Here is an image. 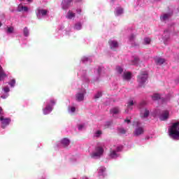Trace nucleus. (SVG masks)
Wrapping results in <instances>:
<instances>
[{
    "label": "nucleus",
    "instance_id": "nucleus-1",
    "mask_svg": "<svg viewBox=\"0 0 179 179\" xmlns=\"http://www.w3.org/2000/svg\"><path fill=\"white\" fill-rule=\"evenodd\" d=\"M56 103L57 100L54 99H48L44 103L45 107L43 108L44 115L50 114L54 110V106Z\"/></svg>",
    "mask_w": 179,
    "mask_h": 179
},
{
    "label": "nucleus",
    "instance_id": "nucleus-2",
    "mask_svg": "<svg viewBox=\"0 0 179 179\" xmlns=\"http://www.w3.org/2000/svg\"><path fill=\"white\" fill-rule=\"evenodd\" d=\"M169 136L172 139L179 141V122L173 123L169 130Z\"/></svg>",
    "mask_w": 179,
    "mask_h": 179
},
{
    "label": "nucleus",
    "instance_id": "nucleus-3",
    "mask_svg": "<svg viewBox=\"0 0 179 179\" xmlns=\"http://www.w3.org/2000/svg\"><path fill=\"white\" fill-rule=\"evenodd\" d=\"M104 153V148L103 146L97 145L95 147L94 150L91 153L90 156L92 159H94L95 160H97L103 156Z\"/></svg>",
    "mask_w": 179,
    "mask_h": 179
},
{
    "label": "nucleus",
    "instance_id": "nucleus-4",
    "mask_svg": "<svg viewBox=\"0 0 179 179\" xmlns=\"http://www.w3.org/2000/svg\"><path fill=\"white\" fill-rule=\"evenodd\" d=\"M122 150V146H117L113 148H110L108 157L110 159H118V157H121V155L120 152Z\"/></svg>",
    "mask_w": 179,
    "mask_h": 179
},
{
    "label": "nucleus",
    "instance_id": "nucleus-5",
    "mask_svg": "<svg viewBox=\"0 0 179 179\" xmlns=\"http://www.w3.org/2000/svg\"><path fill=\"white\" fill-rule=\"evenodd\" d=\"M146 106H148V102L146 101H143L139 104V108L141 110V118H148V117H149V114H150L149 110L146 108Z\"/></svg>",
    "mask_w": 179,
    "mask_h": 179
},
{
    "label": "nucleus",
    "instance_id": "nucleus-6",
    "mask_svg": "<svg viewBox=\"0 0 179 179\" xmlns=\"http://www.w3.org/2000/svg\"><path fill=\"white\" fill-rule=\"evenodd\" d=\"M0 121L1 122V128L3 129H5L9 124H10V118L9 117H3V110H2V108L0 107Z\"/></svg>",
    "mask_w": 179,
    "mask_h": 179
},
{
    "label": "nucleus",
    "instance_id": "nucleus-7",
    "mask_svg": "<svg viewBox=\"0 0 179 179\" xmlns=\"http://www.w3.org/2000/svg\"><path fill=\"white\" fill-rule=\"evenodd\" d=\"M48 13H49V11L47 9L43 8L41 7H38L36 10V17L38 20H41L43 17H45V16H47Z\"/></svg>",
    "mask_w": 179,
    "mask_h": 179
},
{
    "label": "nucleus",
    "instance_id": "nucleus-8",
    "mask_svg": "<svg viewBox=\"0 0 179 179\" xmlns=\"http://www.w3.org/2000/svg\"><path fill=\"white\" fill-rule=\"evenodd\" d=\"M148 76H149V73H148V71L141 72V73L138 77V80H137L140 86H142L143 83H145L146 80H148Z\"/></svg>",
    "mask_w": 179,
    "mask_h": 179
},
{
    "label": "nucleus",
    "instance_id": "nucleus-9",
    "mask_svg": "<svg viewBox=\"0 0 179 179\" xmlns=\"http://www.w3.org/2000/svg\"><path fill=\"white\" fill-rule=\"evenodd\" d=\"M97 76L92 80V83H94V82H99L100 80V76H103L104 73H106V69L104 67L99 66L96 69Z\"/></svg>",
    "mask_w": 179,
    "mask_h": 179
},
{
    "label": "nucleus",
    "instance_id": "nucleus-10",
    "mask_svg": "<svg viewBox=\"0 0 179 179\" xmlns=\"http://www.w3.org/2000/svg\"><path fill=\"white\" fill-rule=\"evenodd\" d=\"M69 143H71V141H69V138H64L59 141L56 144V146L59 149H62V148H68V146H69Z\"/></svg>",
    "mask_w": 179,
    "mask_h": 179
},
{
    "label": "nucleus",
    "instance_id": "nucleus-11",
    "mask_svg": "<svg viewBox=\"0 0 179 179\" xmlns=\"http://www.w3.org/2000/svg\"><path fill=\"white\" fill-rule=\"evenodd\" d=\"M143 132H145V129L142 124L139 122H136V129H135V136H139V135H143Z\"/></svg>",
    "mask_w": 179,
    "mask_h": 179
},
{
    "label": "nucleus",
    "instance_id": "nucleus-12",
    "mask_svg": "<svg viewBox=\"0 0 179 179\" xmlns=\"http://www.w3.org/2000/svg\"><path fill=\"white\" fill-rule=\"evenodd\" d=\"M85 94H86V90L83 89L76 94V101L78 102L83 101L85 100Z\"/></svg>",
    "mask_w": 179,
    "mask_h": 179
},
{
    "label": "nucleus",
    "instance_id": "nucleus-13",
    "mask_svg": "<svg viewBox=\"0 0 179 179\" xmlns=\"http://www.w3.org/2000/svg\"><path fill=\"white\" fill-rule=\"evenodd\" d=\"M78 75L82 77L83 80L86 83H89V82H90L89 77H87V72L86 71V70L80 71Z\"/></svg>",
    "mask_w": 179,
    "mask_h": 179
},
{
    "label": "nucleus",
    "instance_id": "nucleus-14",
    "mask_svg": "<svg viewBox=\"0 0 179 179\" xmlns=\"http://www.w3.org/2000/svg\"><path fill=\"white\" fill-rule=\"evenodd\" d=\"M162 40L164 41V43L166 45H167V44H169V41H170V30L166 29L164 31Z\"/></svg>",
    "mask_w": 179,
    "mask_h": 179
},
{
    "label": "nucleus",
    "instance_id": "nucleus-15",
    "mask_svg": "<svg viewBox=\"0 0 179 179\" xmlns=\"http://www.w3.org/2000/svg\"><path fill=\"white\" fill-rule=\"evenodd\" d=\"M73 2V0H63L62 2V8L64 10H66L71 5H72V3Z\"/></svg>",
    "mask_w": 179,
    "mask_h": 179
},
{
    "label": "nucleus",
    "instance_id": "nucleus-16",
    "mask_svg": "<svg viewBox=\"0 0 179 179\" xmlns=\"http://www.w3.org/2000/svg\"><path fill=\"white\" fill-rule=\"evenodd\" d=\"M110 50H115L118 48V42L115 40L110 39L108 41Z\"/></svg>",
    "mask_w": 179,
    "mask_h": 179
},
{
    "label": "nucleus",
    "instance_id": "nucleus-17",
    "mask_svg": "<svg viewBox=\"0 0 179 179\" xmlns=\"http://www.w3.org/2000/svg\"><path fill=\"white\" fill-rule=\"evenodd\" d=\"M3 92L4 94H3L1 96V99H8L9 97V92H10V89H9V87L6 86L3 88Z\"/></svg>",
    "mask_w": 179,
    "mask_h": 179
},
{
    "label": "nucleus",
    "instance_id": "nucleus-18",
    "mask_svg": "<svg viewBox=\"0 0 179 179\" xmlns=\"http://www.w3.org/2000/svg\"><path fill=\"white\" fill-rule=\"evenodd\" d=\"M173 15V13H164L161 15L160 20L162 22H167Z\"/></svg>",
    "mask_w": 179,
    "mask_h": 179
},
{
    "label": "nucleus",
    "instance_id": "nucleus-19",
    "mask_svg": "<svg viewBox=\"0 0 179 179\" xmlns=\"http://www.w3.org/2000/svg\"><path fill=\"white\" fill-rule=\"evenodd\" d=\"M98 176L100 178H104V176H106V167L101 166L98 169Z\"/></svg>",
    "mask_w": 179,
    "mask_h": 179
},
{
    "label": "nucleus",
    "instance_id": "nucleus-20",
    "mask_svg": "<svg viewBox=\"0 0 179 179\" xmlns=\"http://www.w3.org/2000/svg\"><path fill=\"white\" fill-rule=\"evenodd\" d=\"M169 114L170 113L168 110H164L162 114L160 115L159 120H161V121H166V120L169 118Z\"/></svg>",
    "mask_w": 179,
    "mask_h": 179
},
{
    "label": "nucleus",
    "instance_id": "nucleus-21",
    "mask_svg": "<svg viewBox=\"0 0 179 179\" xmlns=\"http://www.w3.org/2000/svg\"><path fill=\"white\" fill-rule=\"evenodd\" d=\"M28 12L29 8L27 6H24L23 3H20L17 8V12Z\"/></svg>",
    "mask_w": 179,
    "mask_h": 179
},
{
    "label": "nucleus",
    "instance_id": "nucleus-22",
    "mask_svg": "<svg viewBox=\"0 0 179 179\" xmlns=\"http://www.w3.org/2000/svg\"><path fill=\"white\" fill-rule=\"evenodd\" d=\"M124 14V8L122 7H117L115 9V16H121V15Z\"/></svg>",
    "mask_w": 179,
    "mask_h": 179
},
{
    "label": "nucleus",
    "instance_id": "nucleus-23",
    "mask_svg": "<svg viewBox=\"0 0 179 179\" xmlns=\"http://www.w3.org/2000/svg\"><path fill=\"white\" fill-rule=\"evenodd\" d=\"M110 114H112L113 117H115V115H118L120 114V108L115 107L110 109Z\"/></svg>",
    "mask_w": 179,
    "mask_h": 179
},
{
    "label": "nucleus",
    "instance_id": "nucleus-24",
    "mask_svg": "<svg viewBox=\"0 0 179 179\" xmlns=\"http://www.w3.org/2000/svg\"><path fill=\"white\" fill-rule=\"evenodd\" d=\"M155 62L157 65H162V64L166 62V60L164 58L157 57L155 58Z\"/></svg>",
    "mask_w": 179,
    "mask_h": 179
},
{
    "label": "nucleus",
    "instance_id": "nucleus-25",
    "mask_svg": "<svg viewBox=\"0 0 179 179\" xmlns=\"http://www.w3.org/2000/svg\"><path fill=\"white\" fill-rule=\"evenodd\" d=\"M122 78L124 80H129V79L131 78V74L130 72H124Z\"/></svg>",
    "mask_w": 179,
    "mask_h": 179
},
{
    "label": "nucleus",
    "instance_id": "nucleus-26",
    "mask_svg": "<svg viewBox=\"0 0 179 179\" xmlns=\"http://www.w3.org/2000/svg\"><path fill=\"white\" fill-rule=\"evenodd\" d=\"M132 106H134V101H130L127 103V110H125V113L128 114L130 110H132Z\"/></svg>",
    "mask_w": 179,
    "mask_h": 179
},
{
    "label": "nucleus",
    "instance_id": "nucleus-27",
    "mask_svg": "<svg viewBox=\"0 0 179 179\" xmlns=\"http://www.w3.org/2000/svg\"><path fill=\"white\" fill-rule=\"evenodd\" d=\"M129 44H131V45H134V44L135 43V35H134V34H131L129 36Z\"/></svg>",
    "mask_w": 179,
    "mask_h": 179
},
{
    "label": "nucleus",
    "instance_id": "nucleus-28",
    "mask_svg": "<svg viewBox=\"0 0 179 179\" xmlns=\"http://www.w3.org/2000/svg\"><path fill=\"white\" fill-rule=\"evenodd\" d=\"M66 17L69 20L73 19V17H75V13L72 12V10H69L66 15Z\"/></svg>",
    "mask_w": 179,
    "mask_h": 179
},
{
    "label": "nucleus",
    "instance_id": "nucleus-29",
    "mask_svg": "<svg viewBox=\"0 0 179 179\" xmlns=\"http://www.w3.org/2000/svg\"><path fill=\"white\" fill-rule=\"evenodd\" d=\"M81 62H83V64L90 63L92 62V59H90V57H84L81 59Z\"/></svg>",
    "mask_w": 179,
    "mask_h": 179
},
{
    "label": "nucleus",
    "instance_id": "nucleus-30",
    "mask_svg": "<svg viewBox=\"0 0 179 179\" xmlns=\"http://www.w3.org/2000/svg\"><path fill=\"white\" fill-rule=\"evenodd\" d=\"M75 111H76V107L71 106L68 107V112L69 113V114H73Z\"/></svg>",
    "mask_w": 179,
    "mask_h": 179
},
{
    "label": "nucleus",
    "instance_id": "nucleus-31",
    "mask_svg": "<svg viewBox=\"0 0 179 179\" xmlns=\"http://www.w3.org/2000/svg\"><path fill=\"white\" fill-rule=\"evenodd\" d=\"M23 34H24V37H29V36L30 34V31H29V28H27V27H25L24 28Z\"/></svg>",
    "mask_w": 179,
    "mask_h": 179
},
{
    "label": "nucleus",
    "instance_id": "nucleus-32",
    "mask_svg": "<svg viewBox=\"0 0 179 179\" xmlns=\"http://www.w3.org/2000/svg\"><path fill=\"white\" fill-rule=\"evenodd\" d=\"M74 30H82V23L77 22L74 25Z\"/></svg>",
    "mask_w": 179,
    "mask_h": 179
},
{
    "label": "nucleus",
    "instance_id": "nucleus-33",
    "mask_svg": "<svg viewBox=\"0 0 179 179\" xmlns=\"http://www.w3.org/2000/svg\"><path fill=\"white\" fill-rule=\"evenodd\" d=\"M0 78H3L4 79L5 78H6V73H5L3 69H2V66H0Z\"/></svg>",
    "mask_w": 179,
    "mask_h": 179
},
{
    "label": "nucleus",
    "instance_id": "nucleus-34",
    "mask_svg": "<svg viewBox=\"0 0 179 179\" xmlns=\"http://www.w3.org/2000/svg\"><path fill=\"white\" fill-rule=\"evenodd\" d=\"M118 134H120L121 135H125L127 134V130L125 129L120 127L117 129Z\"/></svg>",
    "mask_w": 179,
    "mask_h": 179
},
{
    "label": "nucleus",
    "instance_id": "nucleus-35",
    "mask_svg": "<svg viewBox=\"0 0 179 179\" xmlns=\"http://www.w3.org/2000/svg\"><path fill=\"white\" fill-rule=\"evenodd\" d=\"M101 134L103 133L101 132V130H97L96 131L94 132V138H100V136H101Z\"/></svg>",
    "mask_w": 179,
    "mask_h": 179
},
{
    "label": "nucleus",
    "instance_id": "nucleus-36",
    "mask_svg": "<svg viewBox=\"0 0 179 179\" xmlns=\"http://www.w3.org/2000/svg\"><path fill=\"white\" fill-rule=\"evenodd\" d=\"M116 72H117V73L121 75L122 73V72H124V69H122V67H121L120 66H116Z\"/></svg>",
    "mask_w": 179,
    "mask_h": 179
},
{
    "label": "nucleus",
    "instance_id": "nucleus-37",
    "mask_svg": "<svg viewBox=\"0 0 179 179\" xmlns=\"http://www.w3.org/2000/svg\"><path fill=\"white\" fill-rule=\"evenodd\" d=\"M14 29L13 27H7L6 34H12L13 33Z\"/></svg>",
    "mask_w": 179,
    "mask_h": 179
},
{
    "label": "nucleus",
    "instance_id": "nucleus-38",
    "mask_svg": "<svg viewBox=\"0 0 179 179\" xmlns=\"http://www.w3.org/2000/svg\"><path fill=\"white\" fill-rule=\"evenodd\" d=\"M160 99V94H154L152 96V99L154 101L159 100Z\"/></svg>",
    "mask_w": 179,
    "mask_h": 179
},
{
    "label": "nucleus",
    "instance_id": "nucleus-39",
    "mask_svg": "<svg viewBox=\"0 0 179 179\" xmlns=\"http://www.w3.org/2000/svg\"><path fill=\"white\" fill-rule=\"evenodd\" d=\"M8 85L10 86V87H13L15 85H16V80L12 79L10 82H8Z\"/></svg>",
    "mask_w": 179,
    "mask_h": 179
},
{
    "label": "nucleus",
    "instance_id": "nucleus-40",
    "mask_svg": "<svg viewBox=\"0 0 179 179\" xmlns=\"http://www.w3.org/2000/svg\"><path fill=\"white\" fill-rule=\"evenodd\" d=\"M150 41H152L150 38L146 37L144 38V44L145 45L150 44Z\"/></svg>",
    "mask_w": 179,
    "mask_h": 179
},
{
    "label": "nucleus",
    "instance_id": "nucleus-41",
    "mask_svg": "<svg viewBox=\"0 0 179 179\" xmlns=\"http://www.w3.org/2000/svg\"><path fill=\"white\" fill-rule=\"evenodd\" d=\"M103 96V94L101 93V92H98L95 96H94V99H100V97H101Z\"/></svg>",
    "mask_w": 179,
    "mask_h": 179
},
{
    "label": "nucleus",
    "instance_id": "nucleus-42",
    "mask_svg": "<svg viewBox=\"0 0 179 179\" xmlns=\"http://www.w3.org/2000/svg\"><path fill=\"white\" fill-rule=\"evenodd\" d=\"M78 128L79 131H83V129H85V124H78Z\"/></svg>",
    "mask_w": 179,
    "mask_h": 179
},
{
    "label": "nucleus",
    "instance_id": "nucleus-43",
    "mask_svg": "<svg viewBox=\"0 0 179 179\" xmlns=\"http://www.w3.org/2000/svg\"><path fill=\"white\" fill-rule=\"evenodd\" d=\"M139 57H135V65H138V64H139Z\"/></svg>",
    "mask_w": 179,
    "mask_h": 179
},
{
    "label": "nucleus",
    "instance_id": "nucleus-44",
    "mask_svg": "<svg viewBox=\"0 0 179 179\" xmlns=\"http://www.w3.org/2000/svg\"><path fill=\"white\" fill-rule=\"evenodd\" d=\"M124 122H127V124H131V120L129 119H125Z\"/></svg>",
    "mask_w": 179,
    "mask_h": 179
},
{
    "label": "nucleus",
    "instance_id": "nucleus-45",
    "mask_svg": "<svg viewBox=\"0 0 179 179\" xmlns=\"http://www.w3.org/2000/svg\"><path fill=\"white\" fill-rule=\"evenodd\" d=\"M111 125V122H107L105 124V127H110Z\"/></svg>",
    "mask_w": 179,
    "mask_h": 179
},
{
    "label": "nucleus",
    "instance_id": "nucleus-46",
    "mask_svg": "<svg viewBox=\"0 0 179 179\" xmlns=\"http://www.w3.org/2000/svg\"><path fill=\"white\" fill-rule=\"evenodd\" d=\"M170 99V96L167 97L166 99H162V101H167Z\"/></svg>",
    "mask_w": 179,
    "mask_h": 179
},
{
    "label": "nucleus",
    "instance_id": "nucleus-47",
    "mask_svg": "<svg viewBox=\"0 0 179 179\" xmlns=\"http://www.w3.org/2000/svg\"><path fill=\"white\" fill-rule=\"evenodd\" d=\"M80 12H82V10H80V9H77V13H80Z\"/></svg>",
    "mask_w": 179,
    "mask_h": 179
},
{
    "label": "nucleus",
    "instance_id": "nucleus-48",
    "mask_svg": "<svg viewBox=\"0 0 179 179\" xmlns=\"http://www.w3.org/2000/svg\"><path fill=\"white\" fill-rule=\"evenodd\" d=\"M153 117H156L157 115V112H155V113L152 114Z\"/></svg>",
    "mask_w": 179,
    "mask_h": 179
},
{
    "label": "nucleus",
    "instance_id": "nucleus-49",
    "mask_svg": "<svg viewBox=\"0 0 179 179\" xmlns=\"http://www.w3.org/2000/svg\"><path fill=\"white\" fill-rule=\"evenodd\" d=\"M20 1H23V0H20ZM27 2H29V3L33 2V0H27Z\"/></svg>",
    "mask_w": 179,
    "mask_h": 179
},
{
    "label": "nucleus",
    "instance_id": "nucleus-50",
    "mask_svg": "<svg viewBox=\"0 0 179 179\" xmlns=\"http://www.w3.org/2000/svg\"><path fill=\"white\" fill-rule=\"evenodd\" d=\"M3 78H2V77H0V82H1V80H3Z\"/></svg>",
    "mask_w": 179,
    "mask_h": 179
},
{
    "label": "nucleus",
    "instance_id": "nucleus-51",
    "mask_svg": "<svg viewBox=\"0 0 179 179\" xmlns=\"http://www.w3.org/2000/svg\"><path fill=\"white\" fill-rule=\"evenodd\" d=\"M82 0H76V2H81Z\"/></svg>",
    "mask_w": 179,
    "mask_h": 179
},
{
    "label": "nucleus",
    "instance_id": "nucleus-52",
    "mask_svg": "<svg viewBox=\"0 0 179 179\" xmlns=\"http://www.w3.org/2000/svg\"><path fill=\"white\" fill-rule=\"evenodd\" d=\"M2 26V23L0 22V27Z\"/></svg>",
    "mask_w": 179,
    "mask_h": 179
},
{
    "label": "nucleus",
    "instance_id": "nucleus-53",
    "mask_svg": "<svg viewBox=\"0 0 179 179\" xmlns=\"http://www.w3.org/2000/svg\"><path fill=\"white\" fill-rule=\"evenodd\" d=\"M10 12H15V10H11Z\"/></svg>",
    "mask_w": 179,
    "mask_h": 179
},
{
    "label": "nucleus",
    "instance_id": "nucleus-54",
    "mask_svg": "<svg viewBox=\"0 0 179 179\" xmlns=\"http://www.w3.org/2000/svg\"><path fill=\"white\" fill-rule=\"evenodd\" d=\"M115 0H112V2H114Z\"/></svg>",
    "mask_w": 179,
    "mask_h": 179
},
{
    "label": "nucleus",
    "instance_id": "nucleus-55",
    "mask_svg": "<svg viewBox=\"0 0 179 179\" xmlns=\"http://www.w3.org/2000/svg\"><path fill=\"white\" fill-rule=\"evenodd\" d=\"M155 1H159V0H155Z\"/></svg>",
    "mask_w": 179,
    "mask_h": 179
}]
</instances>
